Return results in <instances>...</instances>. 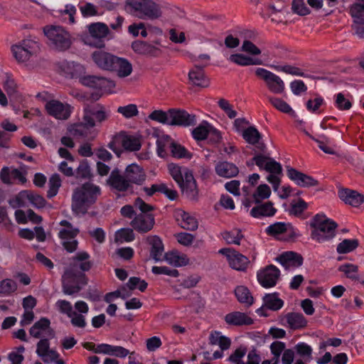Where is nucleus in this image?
<instances>
[{"label":"nucleus","mask_w":364,"mask_h":364,"mask_svg":"<svg viewBox=\"0 0 364 364\" xmlns=\"http://www.w3.org/2000/svg\"><path fill=\"white\" fill-rule=\"evenodd\" d=\"M286 320L289 327L292 329L304 328L307 324V321L301 313L291 312L286 315Z\"/></svg>","instance_id":"ea45409f"},{"label":"nucleus","mask_w":364,"mask_h":364,"mask_svg":"<svg viewBox=\"0 0 364 364\" xmlns=\"http://www.w3.org/2000/svg\"><path fill=\"white\" fill-rule=\"evenodd\" d=\"M210 133L214 135V140L215 141H218L220 139V132L213 129L207 122H203L192 130V136L196 141L205 140Z\"/></svg>","instance_id":"393cba45"},{"label":"nucleus","mask_w":364,"mask_h":364,"mask_svg":"<svg viewBox=\"0 0 364 364\" xmlns=\"http://www.w3.org/2000/svg\"><path fill=\"white\" fill-rule=\"evenodd\" d=\"M132 70V65L127 59L117 56L109 71L116 73L119 77L123 78L130 75Z\"/></svg>","instance_id":"2f4dec72"},{"label":"nucleus","mask_w":364,"mask_h":364,"mask_svg":"<svg viewBox=\"0 0 364 364\" xmlns=\"http://www.w3.org/2000/svg\"><path fill=\"white\" fill-rule=\"evenodd\" d=\"M170 109L166 112L163 110H154L149 115V118L151 120L169 125L170 122Z\"/></svg>","instance_id":"052dcab7"},{"label":"nucleus","mask_w":364,"mask_h":364,"mask_svg":"<svg viewBox=\"0 0 364 364\" xmlns=\"http://www.w3.org/2000/svg\"><path fill=\"white\" fill-rule=\"evenodd\" d=\"M90 258V255L86 252H80L76 254L73 257L74 261L82 262L79 266L82 272L89 271L92 267V263L87 261Z\"/></svg>","instance_id":"680f3d73"},{"label":"nucleus","mask_w":364,"mask_h":364,"mask_svg":"<svg viewBox=\"0 0 364 364\" xmlns=\"http://www.w3.org/2000/svg\"><path fill=\"white\" fill-rule=\"evenodd\" d=\"M310 138L318 144V147L323 152L329 154H334L333 149L328 146L330 139L325 135L320 136L319 139H316L314 136H310Z\"/></svg>","instance_id":"69168bd1"},{"label":"nucleus","mask_w":364,"mask_h":364,"mask_svg":"<svg viewBox=\"0 0 364 364\" xmlns=\"http://www.w3.org/2000/svg\"><path fill=\"white\" fill-rule=\"evenodd\" d=\"M82 346L97 354L108 355L119 358H124L130 354L128 349L121 346H112L108 343L95 344L92 342H85L82 343Z\"/></svg>","instance_id":"6e6552de"},{"label":"nucleus","mask_w":364,"mask_h":364,"mask_svg":"<svg viewBox=\"0 0 364 364\" xmlns=\"http://www.w3.org/2000/svg\"><path fill=\"white\" fill-rule=\"evenodd\" d=\"M338 270L343 272L346 276L351 279H358V267L357 265L347 263L339 267Z\"/></svg>","instance_id":"0e129e2a"},{"label":"nucleus","mask_w":364,"mask_h":364,"mask_svg":"<svg viewBox=\"0 0 364 364\" xmlns=\"http://www.w3.org/2000/svg\"><path fill=\"white\" fill-rule=\"evenodd\" d=\"M225 321L228 324L233 326H249L253 323V319L251 317L240 311L228 314Z\"/></svg>","instance_id":"f704fd0d"},{"label":"nucleus","mask_w":364,"mask_h":364,"mask_svg":"<svg viewBox=\"0 0 364 364\" xmlns=\"http://www.w3.org/2000/svg\"><path fill=\"white\" fill-rule=\"evenodd\" d=\"M339 198L346 204L358 207L364 202V196L355 191L342 189L338 191Z\"/></svg>","instance_id":"473e14b6"},{"label":"nucleus","mask_w":364,"mask_h":364,"mask_svg":"<svg viewBox=\"0 0 364 364\" xmlns=\"http://www.w3.org/2000/svg\"><path fill=\"white\" fill-rule=\"evenodd\" d=\"M279 275V269L270 264L257 273V280L263 287L270 288L276 285Z\"/></svg>","instance_id":"f3484780"},{"label":"nucleus","mask_w":364,"mask_h":364,"mask_svg":"<svg viewBox=\"0 0 364 364\" xmlns=\"http://www.w3.org/2000/svg\"><path fill=\"white\" fill-rule=\"evenodd\" d=\"M270 194V188L267 184H262L257 187L256 192L253 194V198L255 203H259L262 200L268 198Z\"/></svg>","instance_id":"e2e57ef3"},{"label":"nucleus","mask_w":364,"mask_h":364,"mask_svg":"<svg viewBox=\"0 0 364 364\" xmlns=\"http://www.w3.org/2000/svg\"><path fill=\"white\" fill-rule=\"evenodd\" d=\"M257 205L253 207L250 210V215L253 218L272 217L277 213V209L274 207V204L271 201L256 203Z\"/></svg>","instance_id":"c756f323"},{"label":"nucleus","mask_w":364,"mask_h":364,"mask_svg":"<svg viewBox=\"0 0 364 364\" xmlns=\"http://www.w3.org/2000/svg\"><path fill=\"white\" fill-rule=\"evenodd\" d=\"M181 189L183 195L191 200H197L198 190L196 186V181L193 178V173L188 169H184V180L183 183L178 184Z\"/></svg>","instance_id":"6ab92c4d"},{"label":"nucleus","mask_w":364,"mask_h":364,"mask_svg":"<svg viewBox=\"0 0 364 364\" xmlns=\"http://www.w3.org/2000/svg\"><path fill=\"white\" fill-rule=\"evenodd\" d=\"M313 229L311 237L319 243L333 239L336 235L338 225L333 220L327 218L323 214H316L310 222Z\"/></svg>","instance_id":"f03ea898"},{"label":"nucleus","mask_w":364,"mask_h":364,"mask_svg":"<svg viewBox=\"0 0 364 364\" xmlns=\"http://www.w3.org/2000/svg\"><path fill=\"white\" fill-rule=\"evenodd\" d=\"M169 118V125L172 126L188 127L194 125L196 122L194 114H190L186 111L182 109H171Z\"/></svg>","instance_id":"aec40b11"},{"label":"nucleus","mask_w":364,"mask_h":364,"mask_svg":"<svg viewBox=\"0 0 364 364\" xmlns=\"http://www.w3.org/2000/svg\"><path fill=\"white\" fill-rule=\"evenodd\" d=\"M291 228L289 223L277 222L270 225L266 228V233L269 236L277 237L281 234L287 232L289 229Z\"/></svg>","instance_id":"a18cd8bd"},{"label":"nucleus","mask_w":364,"mask_h":364,"mask_svg":"<svg viewBox=\"0 0 364 364\" xmlns=\"http://www.w3.org/2000/svg\"><path fill=\"white\" fill-rule=\"evenodd\" d=\"M209 340L210 344L218 345L222 350H228L231 345L230 339L226 336H222L218 331L211 333Z\"/></svg>","instance_id":"c03bdc74"},{"label":"nucleus","mask_w":364,"mask_h":364,"mask_svg":"<svg viewBox=\"0 0 364 364\" xmlns=\"http://www.w3.org/2000/svg\"><path fill=\"white\" fill-rule=\"evenodd\" d=\"M354 24H364V0H358L349 7Z\"/></svg>","instance_id":"4c0bfd02"},{"label":"nucleus","mask_w":364,"mask_h":364,"mask_svg":"<svg viewBox=\"0 0 364 364\" xmlns=\"http://www.w3.org/2000/svg\"><path fill=\"white\" fill-rule=\"evenodd\" d=\"M215 171L220 177L227 178L235 177L239 173V168L235 164L226 161L218 162L215 164Z\"/></svg>","instance_id":"72a5a7b5"},{"label":"nucleus","mask_w":364,"mask_h":364,"mask_svg":"<svg viewBox=\"0 0 364 364\" xmlns=\"http://www.w3.org/2000/svg\"><path fill=\"white\" fill-rule=\"evenodd\" d=\"M175 218L181 227L185 230L194 231L198 227L196 218L183 210H177L175 212Z\"/></svg>","instance_id":"c85d7f7f"},{"label":"nucleus","mask_w":364,"mask_h":364,"mask_svg":"<svg viewBox=\"0 0 364 364\" xmlns=\"http://www.w3.org/2000/svg\"><path fill=\"white\" fill-rule=\"evenodd\" d=\"M126 8L129 12L141 19L154 20L161 16V10L152 0H127Z\"/></svg>","instance_id":"7ed1b4c3"},{"label":"nucleus","mask_w":364,"mask_h":364,"mask_svg":"<svg viewBox=\"0 0 364 364\" xmlns=\"http://www.w3.org/2000/svg\"><path fill=\"white\" fill-rule=\"evenodd\" d=\"M12 55L18 63L28 61L39 50V43L31 38H24L11 47Z\"/></svg>","instance_id":"39448f33"},{"label":"nucleus","mask_w":364,"mask_h":364,"mask_svg":"<svg viewBox=\"0 0 364 364\" xmlns=\"http://www.w3.org/2000/svg\"><path fill=\"white\" fill-rule=\"evenodd\" d=\"M49 339L48 337L41 338L37 343L36 353L42 358L45 363H48V360L46 358V353L50 349Z\"/></svg>","instance_id":"13d9d810"},{"label":"nucleus","mask_w":364,"mask_h":364,"mask_svg":"<svg viewBox=\"0 0 364 364\" xmlns=\"http://www.w3.org/2000/svg\"><path fill=\"white\" fill-rule=\"evenodd\" d=\"M255 75L265 82L270 92L274 94H281L284 92V82L278 75L262 68H257Z\"/></svg>","instance_id":"9d476101"},{"label":"nucleus","mask_w":364,"mask_h":364,"mask_svg":"<svg viewBox=\"0 0 364 364\" xmlns=\"http://www.w3.org/2000/svg\"><path fill=\"white\" fill-rule=\"evenodd\" d=\"M102 193L99 186L85 182L73 190L72 196V210L75 214H85L94 205Z\"/></svg>","instance_id":"f257e3e1"},{"label":"nucleus","mask_w":364,"mask_h":364,"mask_svg":"<svg viewBox=\"0 0 364 364\" xmlns=\"http://www.w3.org/2000/svg\"><path fill=\"white\" fill-rule=\"evenodd\" d=\"M116 57L117 55L106 52L101 48L94 51L91 55V58L96 65L100 69L107 71H109L112 68Z\"/></svg>","instance_id":"b1692460"},{"label":"nucleus","mask_w":364,"mask_h":364,"mask_svg":"<svg viewBox=\"0 0 364 364\" xmlns=\"http://www.w3.org/2000/svg\"><path fill=\"white\" fill-rule=\"evenodd\" d=\"M154 223L155 220L153 214L140 213L134 217L130 224L136 231L146 233L153 228Z\"/></svg>","instance_id":"5701e85b"},{"label":"nucleus","mask_w":364,"mask_h":364,"mask_svg":"<svg viewBox=\"0 0 364 364\" xmlns=\"http://www.w3.org/2000/svg\"><path fill=\"white\" fill-rule=\"evenodd\" d=\"M93 127H94L88 126L86 124V122H84V120H83L80 123L74 124L70 129V132L74 136L82 137V138H87V139H92L93 136H90V134H91L90 129H92Z\"/></svg>","instance_id":"79ce46f5"},{"label":"nucleus","mask_w":364,"mask_h":364,"mask_svg":"<svg viewBox=\"0 0 364 364\" xmlns=\"http://www.w3.org/2000/svg\"><path fill=\"white\" fill-rule=\"evenodd\" d=\"M132 188L133 184L141 186L146 178V174L144 169L136 164L128 165L124 171Z\"/></svg>","instance_id":"412c9836"},{"label":"nucleus","mask_w":364,"mask_h":364,"mask_svg":"<svg viewBox=\"0 0 364 364\" xmlns=\"http://www.w3.org/2000/svg\"><path fill=\"white\" fill-rule=\"evenodd\" d=\"M134 237V233L131 228H122L116 233V240L120 242H131Z\"/></svg>","instance_id":"774afa93"},{"label":"nucleus","mask_w":364,"mask_h":364,"mask_svg":"<svg viewBox=\"0 0 364 364\" xmlns=\"http://www.w3.org/2000/svg\"><path fill=\"white\" fill-rule=\"evenodd\" d=\"M47 112L58 119H68L72 112L71 107L68 104H63L58 100H52L46 102L45 105Z\"/></svg>","instance_id":"4468645a"},{"label":"nucleus","mask_w":364,"mask_h":364,"mask_svg":"<svg viewBox=\"0 0 364 364\" xmlns=\"http://www.w3.org/2000/svg\"><path fill=\"white\" fill-rule=\"evenodd\" d=\"M117 139L119 141L120 144L125 150L135 151L141 149V141L135 136L119 134L117 135Z\"/></svg>","instance_id":"c9c22d12"},{"label":"nucleus","mask_w":364,"mask_h":364,"mask_svg":"<svg viewBox=\"0 0 364 364\" xmlns=\"http://www.w3.org/2000/svg\"><path fill=\"white\" fill-rule=\"evenodd\" d=\"M242 136L245 141L252 145H256L257 148L264 152L266 146L264 143H259L262 135L256 127L253 126L248 127L242 132Z\"/></svg>","instance_id":"bb28decb"},{"label":"nucleus","mask_w":364,"mask_h":364,"mask_svg":"<svg viewBox=\"0 0 364 364\" xmlns=\"http://www.w3.org/2000/svg\"><path fill=\"white\" fill-rule=\"evenodd\" d=\"M17 289V284L11 279H4L0 282V294L9 296Z\"/></svg>","instance_id":"603ef678"},{"label":"nucleus","mask_w":364,"mask_h":364,"mask_svg":"<svg viewBox=\"0 0 364 364\" xmlns=\"http://www.w3.org/2000/svg\"><path fill=\"white\" fill-rule=\"evenodd\" d=\"M43 32L55 49L65 50L70 47V35L63 27L54 25L46 26L43 28Z\"/></svg>","instance_id":"423d86ee"},{"label":"nucleus","mask_w":364,"mask_h":364,"mask_svg":"<svg viewBox=\"0 0 364 364\" xmlns=\"http://www.w3.org/2000/svg\"><path fill=\"white\" fill-rule=\"evenodd\" d=\"M146 241L151 245V257L155 261H161L164 252V245L161 240L158 236L154 235L148 237Z\"/></svg>","instance_id":"e433bc0d"},{"label":"nucleus","mask_w":364,"mask_h":364,"mask_svg":"<svg viewBox=\"0 0 364 364\" xmlns=\"http://www.w3.org/2000/svg\"><path fill=\"white\" fill-rule=\"evenodd\" d=\"M205 66L195 65L188 73L189 82L195 86L207 87L209 85V80L205 75L203 68Z\"/></svg>","instance_id":"cd10ccee"},{"label":"nucleus","mask_w":364,"mask_h":364,"mask_svg":"<svg viewBox=\"0 0 364 364\" xmlns=\"http://www.w3.org/2000/svg\"><path fill=\"white\" fill-rule=\"evenodd\" d=\"M358 245L357 239H345L338 245L336 251L339 254H346L355 250Z\"/></svg>","instance_id":"09e8293b"},{"label":"nucleus","mask_w":364,"mask_h":364,"mask_svg":"<svg viewBox=\"0 0 364 364\" xmlns=\"http://www.w3.org/2000/svg\"><path fill=\"white\" fill-rule=\"evenodd\" d=\"M80 82L87 87L102 90V82H105L104 77L95 75H87L80 78Z\"/></svg>","instance_id":"4d7b16f0"},{"label":"nucleus","mask_w":364,"mask_h":364,"mask_svg":"<svg viewBox=\"0 0 364 364\" xmlns=\"http://www.w3.org/2000/svg\"><path fill=\"white\" fill-rule=\"evenodd\" d=\"M164 259L174 267H183L189 263V259L186 255L177 252H167L164 255Z\"/></svg>","instance_id":"37998d69"},{"label":"nucleus","mask_w":364,"mask_h":364,"mask_svg":"<svg viewBox=\"0 0 364 364\" xmlns=\"http://www.w3.org/2000/svg\"><path fill=\"white\" fill-rule=\"evenodd\" d=\"M235 295L237 301L249 307L254 303V298L250 290L245 286H237L235 289Z\"/></svg>","instance_id":"58836bf2"},{"label":"nucleus","mask_w":364,"mask_h":364,"mask_svg":"<svg viewBox=\"0 0 364 364\" xmlns=\"http://www.w3.org/2000/svg\"><path fill=\"white\" fill-rule=\"evenodd\" d=\"M26 174V172L23 173L18 168L4 166L0 171V179L7 185L15 183L24 184L27 181Z\"/></svg>","instance_id":"a211bd4d"},{"label":"nucleus","mask_w":364,"mask_h":364,"mask_svg":"<svg viewBox=\"0 0 364 364\" xmlns=\"http://www.w3.org/2000/svg\"><path fill=\"white\" fill-rule=\"evenodd\" d=\"M89 36L84 38L85 44L97 48H105V44L104 39L109 33L108 26L101 22L92 23L87 26Z\"/></svg>","instance_id":"0eeeda50"},{"label":"nucleus","mask_w":364,"mask_h":364,"mask_svg":"<svg viewBox=\"0 0 364 364\" xmlns=\"http://www.w3.org/2000/svg\"><path fill=\"white\" fill-rule=\"evenodd\" d=\"M109 117V112L105 107L100 104H97L85 107L82 119L88 126L95 127L96 124H101L106 121Z\"/></svg>","instance_id":"1a4fd4ad"},{"label":"nucleus","mask_w":364,"mask_h":364,"mask_svg":"<svg viewBox=\"0 0 364 364\" xmlns=\"http://www.w3.org/2000/svg\"><path fill=\"white\" fill-rule=\"evenodd\" d=\"M229 60L231 62L242 66L262 64L260 60H255L252 58L245 56L242 54H232L230 56Z\"/></svg>","instance_id":"3c124183"},{"label":"nucleus","mask_w":364,"mask_h":364,"mask_svg":"<svg viewBox=\"0 0 364 364\" xmlns=\"http://www.w3.org/2000/svg\"><path fill=\"white\" fill-rule=\"evenodd\" d=\"M268 100L272 105L279 111L286 114H294L291 107L283 100L274 97H268Z\"/></svg>","instance_id":"5fc2aeb1"},{"label":"nucleus","mask_w":364,"mask_h":364,"mask_svg":"<svg viewBox=\"0 0 364 364\" xmlns=\"http://www.w3.org/2000/svg\"><path fill=\"white\" fill-rule=\"evenodd\" d=\"M252 160L260 170H264L270 174H282V167L272 158L263 154H256Z\"/></svg>","instance_id":"dca6fc26"},{"label":"nucleus","mask_w":364,"mask_h":364,"mask_svg":"<svg viewBox=\"0 0 364 364\" xmlns=\"http://www.w3.org/2000/svg\"><path fill=\"white\" fill-rule=\"evenodd\" d=\"M219 253L225 255L230 267L237 271L245 272L250 264V259L232 248H223Z\"/></svg>","instance_id":"9b49d317"},{"label":"nucleus","mask_w":364,"mask_h":364,"mask_svg":"<svg viewBox=\"0 0 364 364\" xmlns=\"http://www.w3.org/2000/svg\"><path fill=\"white\" fill-rule=\"evenodd\" d=\"M56 306L60 313L66 314L70 318V323L75 328H85L87 326L86 318H84L80 314H76L73 309V306L68 301L58 300Z\"/></svg>","instance_id":"ddd939ff"},{"label":"nucleus","mask_w":364,"mask_h":364,"mask_svg":"<svg viewBox=\"0 0 364 364\" xmlns=\"http://www.w3.org/2000/svg\"><path fill=\"white\" fill-rule=\"evenodd\" d=\"M76 178L90 179L92 176L90 167L86 160H82L80 162L79 166L75 172Z\"/></svg>","instance_id":"864d4df0"},{"label":"nucleus","mask_w":364,"mask_h":364,"mask_svg":"<svg viewBox=\"0 0 364 364\" xmlns=\"http://www.w3.org/2000/svg\"><path fill=\"white\" fill-rule=\"evenodd\" d=\"M264 307L272 311H278L282 308L284 301L279 298V294H267L263 297Z\"/></svg>","instance_id":"a19ab883"},{"label":"nucleus","mask_w":364,"mask_h":364,"mask_svg":"<svg viewBox=\"0 0 364 364\" xmlns=\"http://www.w3.org/2000/svg\"><path fill=\"white\" fill-rule=\"evenodd\" d=\"M170 151L174 158L177 159H191L192 154L182 145L175 141H171L169 144Z\"/></svg>","instance_id":"49530a36"},{"label":"nucleus","mask_w":364,"mask_h":364,"mask_svg":"<svg viewBox=\"0 0 364 364\" xmlns=\"http://www.w3.org/2000/svg\"><path fill=\"white\" fill-rule=\"evenodd\" d=\"M287 176L300 187L309 188L318 185V181L290 166H287Z\"/></svg>","instance_id":"4be33fe9"},{"label":"nucleus","mask_w":364,"mask_h":364,"mask_svg":"<svg viewBox=\"0 0 364 364\" xmlns=\"http://www.w3.org/2000/svg\"><path fill=\"white\" fill-rule=\"evenodd\" d=\"M127 286L130 290L137 289L140 291L144 292L146 289L148 284L145 280L141 279L139 277H132L129 279Z\"/></svg>","instance_id":"bf43d9fd"},{"label":"nucleus","mask_w":364,"mask_h":364,"mask_svg":"<svg viewBox=\"0 0 364 364\" xmlns=\"http://www.w3.org/2000/svg\"><path fill=\"white\" fill-rule=\"evenodd\" d=\"M117 112L122 114L125 118H132L139 114L137 107L134 104L119 107Z\"/></svg>","instance_id":"338daca9"},{"label":"nucleus","mask_w":364,"mask_h":364,"mask_svg":"<svg viewBox=\"0 0 364 364\" xmlns=\"http://www.w3.org/2000/svg\"><path fill=\"white\" fill-rule=\"evenodd\" d=\"M106 184L114 193H125L129 190H132L124 173H122L118 168H115L111 171L109 177L106 180Z\"/></svg>","instance_id":"f8f14e48"},{"label":"nucleus","mask_w":364,"mask_h":364,"mask_svg":"<svg viewBox=\"0 0 364 364\" xmlns=\"http://www.w3.org/2000/svg\"><path fill=\"white\" fill-rule=\"evenodd\" d=\"M132 48L138 54L150 57H158L161 53V50L159 48L141 41H136L133 42L132 44Z\"/></svg>","instance_id":"7c9ffc66"},{"label":"nucleus","mask_w":364,"mask_h":364,"mask_svg":"<svg viewBox=\"0 0 364 364\" xmlns=\"http://www.w3.org/2000/svg\"><path fill=\"white\" fill-rule=\"evenodd\" d=\"M87 284L85 274L77 271L75 264L70 266L63 276V292L67 295H73L78 293L81 290L80 284Z\"/></svg>","instance_id":"20e7f679"},{"label":"nucleus","mask_w":364,"mask_h":364,"mask_svg":"<svg viewBox=\"0 0 364 364\" xmlns=\"http://www.w3.org/2000/svg\"><path fill=\"white\" fill-rule=\"evenodd\" d=\"M277 260L286 269L296 268L302 265V256L294 252H285L277 257Z\"/></svg>","instance_id":"a878e982"},{"label":"nucleus","mask_w":364,"mask_h":364,"mask_svg":"<svg viewBox=\"0 0 364 364\" xmlns=\"http://www.w3.org/2000/svg\"><path fill=\"white\" fill-rule=\"evenodd\" d=\"M169 173L174 181L178 183H183L184 180V169H188L186 167L179 166L175 164H170L168 166Z\"/></svg>","instance_id":"6e6d98bb"},{"label":"nucleus","mask_w":364,"mask_h":364,"mask_svg":"<svg viewBox=\"0 0 364 364\" xmlns=\"http://www.w3.org/2000/svg\"><path fill=\"white\" fill-rule=\"evenodd\" d=\"M287 7L286 4L281 0H276L268 6V10L270 11L269 17L272 21L279 23L282 22V18H277L274 17V14H281Z\"/></svg>","instance_id":"de8ad7c7"},{"label":"nucleus","mask_w":364,"mask_h":364,"mask_svg":"<svg viewBox=\"0 0 364 364\" xmlns=\"http://www.w3.org/2000/svg\"><path fill=\"white\" fill-rule=\"evenodd\" d=\"M30 335L35 338H44L48 337L53 338L55 331L50 327V321L47 318H41L36 321L29 330Z\"/></svg>","instance_id":"2eb2a0df"},{"label":"nucleus","mask_w":364,"mask_h":364,"mask_svg":"<svg viewBox=\"0 0 364 364\" xmlns=\"http://www.w3.org/2000/svg\"><path fill=\"white\" fill-rule=\"evenodd\" d=\"M223 238L228 244L240 245V240L244 237L240 229H232L222 233Z\"/></svg>","instance_id":"8fccbe9b"}]
</instances>
